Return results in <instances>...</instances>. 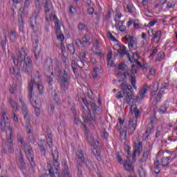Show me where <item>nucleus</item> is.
Instances as JSON below:
<instances>
[{
	"instance_id": "f257e3e1",
	"label": "nucleus",
	"mask_w": 177,
	"mask_h": 177,
	"mask_svg": "<svg viewBox=\"0 0 177 177\" xmlns=\"http://www.w3.org/2000/svg\"><path fill=\"white\" fill-rule=\"evenodd\" d=\"M15 66H17L19 70L23 73L30 74L32 70V60L28 57L24 47H22L21 50L17 53V58L13 57Z\"/></svg>"
},
{
	"instance_id": "f03ea898",
	"label": "nucleus",
	"mask_w": 177,
	"mask_h": 177,
	"mask_svg": "<svg viewBox=\"0 0 177 177\" xmlns=\"http://www.w3.org/2000/svg\"><path fill=\"white\" fill-rule=\"evenodd\" d=\"M147 89H149V85L145 84V86L140 89L137 97H135L133 92L128 91V92L126 93V96L124 97L125 103L129 104V106L138 103L139 100H142V99L145 98V95H146Z\"/></svg>"
},
{
	"instance_id": "7ed1b4c3",
	"label": "nucleus",
	"mask_w": 177,
	"mask_h": 177,
	"mask_svg": "<svg viewBox=\"0 0 177 177\" xmlns=\"http://www.w3.org/2000/svg\"><path fill=\"white\" fill-rule=\"evenodd\" d=\"M58 78L62 92L65 93L66 91L68 89V85H70V80H71V75L70 74V71L64 70L63 74L59 73Z\"/></svg>"
},
{
	"instance_id": "20e7f679",
	"label": "nucleus",
	"mask_w": 177,
	"mask_h": 177,
	"mask_svg": "<svg viewBox=\"0 0 177 177\" xmlns=\"http://www.w3.org/2000/svg\"><path fill=\"white\" fill-rule=\"evenodd\" d=\"M46 19L49 21L52 19V9H53V4L50 0H42Z\"/></svg>"
},
{
	"instance_id": "39448f33",
	"label": "nucleus",
	"mask_w": 177,
	"mask_h": 177,
	"mask_svg": "<svg viewBox=\"0 0 177 177\" xmlns=\"http://www.w3.org/2000/svg\"><path fill=\"white\" fill-rule=\"evenodd\" d=\"M33 88H34V82H32V80H31L28 83V97H29L30 102L31 104L33 106V107H37L38 106H41V104L39 103V101H38L37 100H35L34 101H32V100H31L32 98Z\"/></svg>"
},
{
	"instance_id": "423d86ee",
	"label": "nucleus",
	"mask_w": 177,
	"mask_h": 177,
	"mask_svg": "<svg viewBox=\"0 0 177 177\" xmlns=\"http://www.w3.org/2000/svg\"><path fill=\"white\" fill-rule=\"evenodd\" d=\"M54 22L56 28L55 34L57 39H59V41H64V35L62 33V30H60V24H59V19H57L56 15H54Z\"/></svg>"
},
{
	"instance_id": "0eeeda50",
	"label": "nucleus",
	"mask_w": 177,
	"mask_h": 177,
	"mask_svg": "<svg viewBox=\"0 0 177 177\" xmlns=\"http://www.w3.org/2000/svg\"><path fill=\"white\" fill-rule=\"evenodd\" d=\"M83 113L86 115L87 119H84V123L91 122V121H95L96 117L95 114H91V109H89L88 106H83Z\"/></svg>"
},
{
	"instance_id": "6e6552de",
	"label": "nucleus",
	"mask_w": 177,
	"mask_h": 177,
	"mask_svg": "<svg viewBox=\"0 0 177 177\" xmlns=\"http://www.w3.org/2000/svg\"><path fill=\"white\" fill-rule=\"evenodd\" d=\"M8 129L10 131V136L7 139L6 145L8 149L9 153H13L14 148H13V140H12V136H13V130L10 126H8Z\"/></svg>"
},
{
	"instance_id": "1a4fd4ad",
	"label": "nucleus",
	"mask_w": 177,
	"mask_h": 177,
	"mask_svg": "<svg viewBox=\"0 0 177 177\" xmlns=\"http://www.w3.org/2000/svg\"><path fill=\"white\" fill-rule=\"evenodd\" d=\"M82 125H83V129L84 131L85 135L86 136L87 142L90 143L91 146H95L96 145V140H95V138L93 136H92V134L89 133V130L86 128V125L84 124V122H82Z\"/></svg>"
},
{
	"instance_id": "9d476101",
	"label": "nucleus",
	"mask_w": 177,
	"mask_h": 177,
	"mask_svg": "<svg viewBox=\"0 0 177 177\" xmlns=\"http://www.w3.org/2000/svg\"><path fill=\"white\" fill-rule=\"evenodd\" d=\"M26 157L30 162L29 169L31 171V172H34V168L37 167V165H35V162H34V151H30L29 152H26Z\"/></svg>"
},
{
	"instance_id": "9b49d317",
	"label": "nucleus",
	"mask_w": 177,
	"mask_h": 177,
	"mask_svg": "<svg viewBox=\"0 0 177 177\" xmlns=\"http://www.w3.org/2000/svg\"><path fill=\"white\" fill-rule=\"evenodd\" d=\"M17 140L19 142V143H21V147L26 153L32 151V147H31V145H28V143L26 144L24 142V138H23L21 136H18Z\"/></svg>"
},
{
	"instance_id": "f8f14e48",
	"label": "nucleus",
	"mask_w": 177,
	"mask_h": 177,
	"mask_svg": "<svg viewBox=\"0 0 177 177\" xmlns=\"http://www.w3.org/2000/svg\"><path fill=\"white\" fill-rule=\"evenodd\" d=\"M138 69H139V66L135 64L131 66V73L133 75H130V80L133 88H136V86H135L136 85V76L135 75V74H138Z\"/></svg>"
},
{
	"instance_id": "ddd939ff",
	"label": "nucleus",
	"mask_w": 177,
	"mask_h": 177,
	"mask_svg": "<svg viewBox=\"0 0 177 177\" xmlns=\"http://www.w3.org/2000/svg\"><path fill=\"white\" fill-rule=\"evenodd\" d=\"M136 127H137L136 119H130L129 120V124L127 126L128 127L127 131L129 133L132 135V133H133V132L136 131Z\"/></svg>"
},
{
	"instance_id": "4468645a",
	"label": "nucleus",
	"mask_w": 177,
	"mask_h": 177,
	"mask_svg": "<svg viewBox=\"0 0 177 177\" xmlns=\"http://www.w3.org/2000/svg\"><path fill=\"white\" fill-rule=\"evenodd\" d=\"M38 39H35L33 41V52L35 54V59L38 60V57H39V53H41V47L38 46Z\"/></svg>"
},
{
	"instance_id": "2eb2a0df",
	"label": "nucleus",
	"mask_w": 177,
	"mask_h": 177,
	"mask_svg": "<svg viewBox=\"0 0 177 177\" xmlns=\"http://www.w3.org/2000/svg\"><path fill=\"white\" fill-rule=\"evenodd\" d=\"M135 149L133 152V158H135L136 157V153H138V156L142 153V150H143V145L140 141H138L134 144Z\"/></svg>"
},
{
	"instance_id": "dca6fc26",
	"label": "nucleus",
	"mask_w": 177,
	"mask_h": 177,
	"mask_svg": "<svg viewBox=\"0 0 177 177\" xmlns=\"http://www.w3.org/2000/svg\"><path fill=\"white\" fill-rule=\"evenodd\" d=\"M149 156H150V150L146 148L144 149V151L142 153V156L140 160V164L141 165H146V161H147L149 158Z\"/></svg>"
},
{
	"instance_id": "f3484780",
	"label": "nucleus",
	"mask_w": 177,
	"mask_h": 177,
	"mask_svg": "<svg viewBox=\"0 0 177 177\" xmlns=\"http://www.w3.org/2000/svg\"><path fill=\"white\" fill-rule=\"evenodd\" d=\"M19 102L21 104V110H22V113L24 115V118L25 120H26L27 121H28V120H30V115L28 113V109H27V106H26V104L24 103V102L23 101V100L21 98H19Z\"/></svg>"
},
{
	"instance_id": "a211bd4d",
	"label": "nucleus",
	"mask_w": 177,
	"mask_h": 177,
	"mask_svg": "<svg viewBox=\"0 0 177 177\" xmlns=\"http://www.w3.org/2000/svg\"><path fill=\"white\" fill-rule=\"evenodd\" d=\"M31 1L32 0H25L24 6H21L19 8V12L21 15H24V13H27L28 12V8L31 5Z\"/></svg>"
},
{
	"instance_id": "6ab92c4d",
	"label": "nucleus",
	"mask_w": 177,
	"mask_h": 177,
	"mask_svg": "<svg viewBox=\"0 0 177 177\" xmlns=\"http://www.w3.org/2000/svg\"><path fill=\"white\" fill-rule=\"evenodd\" d=\"M123 167L125 171H127L128 172H133L135 169L133 165H132V162L129 159L124 160V162H123Z\"/></svg>"
},
{
	"instance_id": "aec40b11",
	"label": "nucleus",
	"mask_w": 177,
	"mask_h": 177,
	"mask_svg": "<svg viewBox=\"0 0 177 177\" xmlns=\"http://www.w3.org/2000/svg\"><path fill=\"white\" fill-rule=\"evenodd\" d=\"M19 167L21 171H26V162H24V156H23V153L21 152L19 153Z\"/></svg>"
},
{
	"instance_id": "412c9836",
	"label": "nucleus",
	"mask_w": 177,
	"mask_h": 177,
	"mask_svg": "<svg viewBox=\"0 0 177 177\" xmlns=\"http://www.w3.org/2000/svg\"><path fill=\"white\" fill-rule=\"evenodd\" d=\"M124 38H125L126 41H129V44H128L129 49H130V50L132 49V48H133V46H135V45H136V42H135V40L133 39V36L127 35Z\"/></svg>"
},
{
	"instance_id": "4be33fe9",
	"label": "nucleus",
	"mask_w": 177,
	"mask_h": 177,
	"mask_svg": "<svg viewBox=\"0 0 177 177\" xmlns=\"http://www.w3.org/2000/svg\"><path fill=\"white\" fill-rule=\"evenodd\" d=\"M54 165H59V162H57V159L59 158V152L57 151V147H55L54 149L51 151Z\"/></svg>"
},
{
	"instance_id": "5701e85b",
	"label": "nucleus",
	"mask_w": 177,
	"mask_h": 177,
	"mask_svg": "<svg viewBox=\"0 0 177 177\" xmlns=\"http://www.w3.org/2000/svg\"><path fill=\"white\" fill-rule=\"evenodd\" d=\"M6 116V113H3L1 118H0V127L2 132H5L6 131V120L5 117Z\"/></svg>"
},
{
	"instance_id": "b1692460",
	"label": "nucleus",
	"mask_w": 177,
	"mask_h": 177,
	"mask_svg": "<svg viewBox=\"0 0 177 177\" xmlns=\"http://www.w3.org/2000/svg\"><path fill=\"white\" fill-rule=\"evenodd\" d=\"M115 75L117 77L120 78V80H119V82H122V81H124L127 79V75H129V73L128 72H124L123 74L120 71H115Z\"/></svg>"
},
{
	"instance_id": "393cba45",
	"label": "nucleus",
	"mask_w": 177,
	"mask_h": 177,
	"mask_svg": "<svg viewBox=\"0 0 177 177\" xmlns=\"http://www.w3.org/2000/svg\"><path fill=\"white\" fill-rule=\"evenodd\" d=\"M48 167L49 169V175L50 177H60V174H59L57 169H55V171L53 170V168H52V166H50V165H48Z\"/></svg>"
},
{
	"instance_id": "a878e982",
	"label": "nucleus",
	"mask_w": 177,
	"mask_h": 177,
	"mask_svg": "<svg viewBox=\"0 0 177 177\" xmlns=\"http://www.w3.org/2000/svg\"><path fill=\"white\" fill-rule=\"evenodd\" d=\"M119 49L117 50L118 55L122 56L123 55L127 54V47L124 44H119Z\"/></svg>"
},
{
	"instance_id": "bb28decb",
	"label": "nucleus",
	"mask_w": 177,
	"mask_h": 177,
	"mask_svg": "<svg viewBox=\"0 0 177 177\" xmlns=\"http://www.w3.org/2000/svg\"><path fill=\"white\" fill-rule=\"evenodd\" d=\"M46 138L47 140V145H48V147L52 149L53 147V141L52 140V134L49 133L46 136Z\"/></svg>"
},
{
	"instance_id": "cd10ccee",
	"label": "nucleus",
	"mask_w": 177,
	"mask_h": 177,
	"mask_svg": "<svg viewBox=\"0 0 177 177\" xmlns=\"http://www.w3.org/2000/svg\"><path fill=\"white\" fill-rule=\"evenodd\" d=\"M10 39L12 42H16V41H17V35L16 34V30H10Z\"/></svg>"
},
{
	"instance_id": "c85d7f7f",
	"label": "nucleus",
	"mask_w": 177,
	"mask_h": 177,
	"mask_svg": "<svg viewBox=\"0 0 177 177\" xmlns=\"http://www.w3.org/2000/svg\"><path fill=\"white\" fill-rule=\"evenodd\" d=\"M37 17H33L30 18V27L34 30V28L37 27Z\"/></svg>"
},
{
	"instance_id": "c756f323",
	"label": "nucleus",
	"mask_w": 177,
	"mask_h": 177,
	"mask_svg": "<svg viewBox=\"0 0 177 177\" xmlns=\"http://www.w3.org/2000/svg\"><path fill=\"white\" fill-rule=\"evenodd\" d=\"M162 93H164V91L160 90L156 95V97H155V102H156V104H157V103H160V102H161V98L162 97Z\"/></svg>"
},
{
	"instance_id": "7c9ffc66",
	"label": "nucleus",
	"mask_w": 177,
	"mask_h": 177,
	"mask_svg": "<svg viewBox=\"0 0 177 177\" xmlns=\"http://www.w3.org/2000/svg\"><path fill=\"white\" fill-rule=\"evenodd\" d=\"M118 70H120L121 71H128V66H127V64L121 62L120 64H119L118 65Z\"/></svg>"
},
{
	"instance_id": "2f4dec72",
	"label": "nucleus",
	"mask_w": 177,
	"mask_h": 177,
	"mask_svg": "<svg viewBox=\"0 0 177 177\" xmlns=\"http://www.w3.org/2000/svg\"><path fill=\"white\" fill-rule=\"evenodd\" d=\"M77 157L78 160L82 162V164H85V159L84 158V153H82V151H77Z\"/></svg>"
},
{
	"instance_id": "473e14b6",
	"label": "nucleus",
	"mask_w": 177,
	"mask_h": 177,
	"mask_svg": "<svg viewBox=\"0 0 177 177\" xmlns=\"http://www.w3.org/2000/svg\"><path fill=\"white\" fill-rule=\"evenodd\" d=\"M77 177H84L82 175V165L80 162L77 163Z\"/></svg>"
},
{
	"instance_id": "72a5a7b5",
	"label": "nucleus",
	"mask_w": 177,
	"mask_h": 177,
	"mask_svg": "<svg viewBox=\"0 0 177 177\" xmlns=\"http://www.w3.org/2000/svg\"><path fill=\"white\" fill-rule=\"evenodd\" d=\"M82 41L84 44H86V45H91V44H92L91 41V37H89L88 35H86L82 37Z\"/></svg>"
},
{
	"instance_id": "f704fd0d",
	"label": "nucleus",
	"mask_w": 177,
	"mask_h": 177,
	"mask_svg": "<svg viewBox=\"0 0 177 177\" xmlns=\"http://www.w3.org/2000/svg\"><path fill=\"white\" fill-rule=\"evenodd\" d=\"M164 57H165V53L162 51L158 53V55L156 57V62H161Z\"/></svg>"
},
{
	"instance_id": "c9c22d12",
	"label": "nucleus",
	"mask_w": 177,
	"mask_h": 177,
	"mask_svg": "<svg viewBox=\"0 0 177 177\" xmlns=\"http://www.w3.org/2000/svg\"><path fill=\"white\" fill-rule=\"evenodd\" d=\"M169 160H171V158H169V157L163 158L162 159V167L168 166V165L169 164Z\"/></svg>"
},
{
	"instance_id": "e433bc0d",
	"label": "nucleus",
	"mask_w": 177,
	"mask_h": 177,
	"mask_svg": "<svg viewBox=\"0 0 177 177\" xmlns=\"http://www.w3.org/2000/svg\"><path fill=\"white\" fill-rule=\"evenodd\" d=\"M67 49L69 50L71 55H74L75 53V48H74V44H68L67 46Z\"/></svg>"
},
{
	"instance_id": "4c0bfd02",
	"label": "nucleus",
	"mask_w": 177,
	"mask_h": 177,
	"mask_svg": "<svg viewBox=\"0 0 177 177\" xmlns=\"http://www.w3.org/2000/svg\"><path fill=\"white\" fill-rule=\"evenodd\" d=\"M41 7H35V11L32 14L33 17H38L39 13H41Z\"/></svg>"
},
{
	"instance_id": "58836bf2",
	"label": "nucleus",
	"mask_w": 177,
	"mask_h": 177,
	"mask_svg": "<svg viewBox=\"0 0 177 177\" xmlns=\"http://www.w3.org/2000/svg\"><path fill=\"white\" fill-rule=\"evenodd\" d=\"M93 153L94 156L96 157L97 161L102 160V158L100 157V153L97 151V149H94L93 150Z\"/></svg>"
},
{
	"instance_id": "ea45409f",
	"label": "nucleus",
	"mask_w": 177,
	"mask_h": 177,
	"mask_svg": "<svg viewBox=\"0 0 177 177\" xmlns=\"http://www.w3.org/2000/svg\"><path fill=\"white\" fill-rule=\"evenodd\" d=\"M53 78H55V75L53 74V72H51V75L47 77V82L49 85H52V83L53 82Z\"/></svg>"
},
{
	"instance_id": "a19ab883",
	"label": "nucleus",
	"mask_w": 177,
	"mask_h": 177,
	"mask_svg": "<svg viewBox=\"0 0 177 177\" xmlns=\"http://www.w3.org/2000/svg\"><path fill=\"white\" fill-rule=\"evenodd\" d=\"M62 166H63L64 171V174H67V173L70 174V172H68V166L67 165V160H63Z\"/></svg>"
},
{
	"instance_id": "79ce46f5",
	"label": "nucleus",
	"mask_w": 177,
	"mask_h": 177,
	"mask_svg": "<svg viewBox=\"0 0 177 177\" xmlns=\"http://www.w3.org/2000/svg\"><path fill=\"white\" fill-rule=\"evenodd\" d=\"M116 159L119 164H120V165H122V164H124V162L122 160V156L120 155V152L116 153Z\"/></svg>"
},
{
	"instance_id": "37998d69",
	"label": "nucleus",
	"mask_w": 177,
	"mask_h": 177,
	"mask_svg": "<svg viewBox=\"0 0 177 177\" xmlns=\"http://www.w3.org/2000/svg\"><path fill=\"white\" fill-rule=\"evenodd\" d=\"M26 132L28 133V136H29V140H30V143L34 144L35 140L32 139V137L31 138L30 136V134L31 133V127H27L26 128Z\"/></svg>"
},
{
	"instance_id": "c03bdc74",
	"label": "nucleus",
	"mask_w": 177,
	"mask_h": 177,
	"mask_svg": "<svg viewBox=\"0 0 177 177\" xmlns=\"http://www.w3.org/2000/svg\"><path fill=\"white\" fill-rule=\"evenodd\" d=\"M161 30H158L155 32L153 35V39H161Z\"/></svg>"
},
{
	"instance_id": "a18cd8bd",
	"label": "nucleus",
	"mask_w": 177,
	"mask_h": 177,
	"mask_svg": "<svg viewBox=\"0 0 177 177\" xmlns=\"http://www.w3.org/2000/svg\"><path fill=\"white\" fill-rule=\"evenodd\" d=\"M152 128H153V122H151L150 124H149V129H147V130L145 131L147 138V136H149V135H150V132H151Z\"/></svg>"
},
{
	"instance_id": "49530a36",
	"label": "nucleus",
	"mask_w": 177,
	"mask_h": 177,
	"mask_svg": "<svg viewBox=\"0 0 177 177\" xmlns=\"http://www.w3.org/2000/svg\"><path fill=\"white\" fill-rule=\"evenodd\" d=\"M35 109V115L37 117H39V115L41 114V106H33Z\"/></svg>"
},
{
	"instance_id": "de8ad7c7",
	"label": "nucleus",
	"mask_w": 177,
	"mask_h": 177,
	"mask_svg": "<svg viewBox=\"0 0 177 177\" xmlns=\"http://www.w3.org/2000/svg\"><path fill=\"white\" fill-rule=\"evenodd\" d=\"M133 113H134V115H135L136 118H139L140 111H138V107L136 106L133 108Z\"/></svg>"
},
{
	"instance_id": "09e8293b",
	"label": "nucleus",
	"mask_w": 177,
	"mask_h": 177,
	"mask_svg": "<svg viewBox=\"0 0 177 177\" xmlns=\"http://www.w3.org/2000/svg\"><path fill=\"white\" fill-rule=\"evenodd\" d=\"M90 106L94 109L96 113H97V111L99 110V106H96V103L94 102H90Z\"/></svg>"
},
{
	"instance_id": "8fccbe9b",
	"label": "nucleus",
	"mask_w": 177,
	"mask_h": 177,
	"mask_svg": "<svg viewBox=\"0 0 177 177\" xmlns=\"http://www.w3.org/2000/svg\"><path fill=\"white\" fill-rule=\"evenodd\" d=\"M44 68L46 70H50V68H52V62H48V61H46L44 63Z\"/></svg>"
},
{
	"instance_id": "3c124183",
	"label": "nucleus",
	"mask_w": 177,
	"mask_h": 177,
	"mask_svg": "<svg viewBox=\"0 0 177 177\" xmlns=\"http://www.w3.org/2000/svg\"><path fill=\"white\" fill-rule=\"evenodd\" d=\"M61 41V46L60 49L62 50V56H64V54L63 53L66 50V46H64V43L63 42L64 40H59Z\"/></svg>"
},
{
	"instance_id": "603ef678",
	"label": "nucleus",
	"mask_w": 177,
	"mask_h": 177,
	"mask_svg": "<svg viewBox=\"0 0 177 177\" xmlns=\"http://www.w3.org/2000/svg\"><path fill=\"white\" fill-rule=\"evenodd\" d=\"M165 111H167V105L164 104L163 106H162L160 107V109H159L158 112L160 114H164V113H165Z\"/></svg>"
},
{
	"instance_id": "864d4df0",
	"label": "nucleus",
	"mask_w": 177,
	"mask_h": 177,
	"mask_svg": "<svg viewBox=\"0 0 177 177\" xmlns=\"http://www.w3.org/2000/svg\"><path fill=\"white\" fill-rule=\"evenodd\" d=\"M113 52H109V54L106 55V59H107V66H110V60H111Z\"/></svg>"
},
{
	"instance_id": "5fc2aeb1",
	"label": "nucleus",
	"mask_w": 177,
	"mask_h": 177,
	"mask_svg": "<svg viewBox=\"0 0 177 177\" xmlns=\"http://www.w3.org/2000/svg\"><path fill=\"white\" fill-rule=\"evenodd\" d=\"M39 149L41 153H44V154H46V149H45V145H39Z\"/></svg>"
},
{
	"instance_id": "6e6d98bb",
	"label": "nucleus",
	"mask_w": 177,
	"mask_h": 177,
	"mask_svg": "<svg viewBox=\"0 0 177 177\" xmlns=\"http://www.w3.org/2000/svg\"><path fill=\"white\" fill-rule=\"evenodd\" d=\"M107 36L109 37V38H110V39H111V41H113L115 42H117L118 41L110 32H107Z\"/></svg>"
},
{
	"instance_id": "4d7b16f0",
	"label": "nucleus",
	"mask_w": 177,
	"mask_h": 177,
	"mask_svg": "<svg viewBox=\"0 0 177 177\" xmlns=\"http://www.w3.org/2000/svg\"><path fill=\"white\" fill-rule=\"evenodd\" d=\"M120 137L122 139H125V138H127V131L125 130H123L122 131L120 132Z\"/></svg>"
},
{
	"instance_id": "13d9d810",
	"label": "nucleus",
	"mask_w": 177,
	"mask_h": 177,
	"mask_svg": "<svg viewBox=\"0 0 177 177\" xmlns=\"http://www.w3.org/2000/svg\"><path fill=\"white\" fill-rule=\"evenodd\" d=\"M125 95H124V93H122V91H118L116 94L117 99H122Z\"/></svg>"
},
{
	"instance_id": "bf43d9fd",
	"label": "nucleus",
	"mask_w": 177,
	"mask_h": 177,
	"mask_svg": "<svg viewBox=\"0 0 177 177\" xmlns=\"http://www.w3.org/2000/svg\"><path fill=\"white\" fill-rule=\"evenodd\" d=\"M10 105L11 107H12V109L15 110V111H17V110H19V107H17V103L16 102V101L10 104Z\"/></svg>"
},
{
	"instance_id": "052dcab7",
	"label": "nucleus",
	"mask_w": 177,
	"mask_h": 177,
	"mask_svg": "<svg viewBox=\"0 0 177 177\" xmlns=\"http://www.w3.org/2000/svg\"><path fill=\"white\" fill-rule=\"evenodd\" d=\"M37 89L39 91V94L42 95V91H44V86L42 85L37 84Z\"/></svg>"
},
{
	"instance_id": "680f3d73",
	"label": "nucleus",
	"mask_w": 177,
	"mask_h": 177,
	"mask_svg": "<svg viewBox=\"0 0 177 177\" xmlns=\"http://www.w3.org/2000/svg\"><path fill=\"white\" fill-rule=\"evenodd\" d=\"M158 52V50L157 48H155L153 50L152 53L149 55V59H153L154 57V55Z\"/></svg>"
},
{
	"instance_id": "e2e57ef3",
	"label": "nucleus",
	"mask_w": 177,
	"mask_h": 177,
	"mask_svg": "<svg viewBox=\"0 0 177 177\" xmlns=\"http://www.w3.org/2000/svg\"><path fill=\"white\" fill-rule=\"evenodd\" d=\"M120 86H121V89H122V91L123 95H125V93L127 91V88H126L127 85H124V83H122Z\"/></svg>"
},
{
	"instance_id": "0e129e2a",
	"label": "nucleus",
	"mask_w": 177,
	"mask_h": 177,
	"mask_svg": "<svg viewBox=\"0 0 177 177\" xmlns=\"http://www.w3.org/2000/svg\"><path fill=\"white\" fill-rule=\"evenodd\" d=\"M77 66H78V67H80V68H82L83 67H84L85 64L81 60L77 61Z\"/></svg>"
},
{
	"instance_id": "69168bd1",
	"label": "nucleus",
	"mask_w": 177,
	"mask_h": 177,
	"mask_svg": "<svg viewBox=\"0 0 177 177\" xmlns=\"http://www.w3.org/2000/svg\"><path fill=\"white\" fill-rule=\"evenodd\" d=\"M87 12L90 15H93V13H95V8H89L88 10H87Z\"/></svg>"
},
{
	"instance_id": "338daca9",
	"label": "nucleus",
	"mask_w": 177,
	"mask_h": 177,
	"mask_svg": "<svg viewBox=\"0 0 177 177\" xmlns=\"http://www.w3.org/2000/svg\"><path fill=\"white\" fill-rule=\"evenodd\" d=\"M35 8H41V3L39 2V0L35 1Z\"/></svg>"
},
{
	"instance_id": "774afa93",
	"label": "nucleus",
	"mask_w": 177,
	"mask_h": 177,
	"mask_svg": "<svg viewBox=\"0 0 177 177\" xmlns=\"http://www.w3.org/2000/svg\"><path fill=\"white\" fill-rule=\"evenodd\" d=\"M148 35L149 37H153V35H154V30L153 29L150 28L148 30Z\"/></svg>"
}]
</instances>
